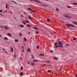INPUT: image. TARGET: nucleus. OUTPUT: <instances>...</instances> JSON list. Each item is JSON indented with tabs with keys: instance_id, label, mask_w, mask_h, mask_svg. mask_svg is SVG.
Returning a JSON list of instances; mask_svg holds the SVG:
<instances>
[{
	"instance_id": "nucleus-42",
	"label": "nucleus",
	"mask_w": 77,
	"mask_h": 77,
	"mask_svg": "<svg viewBox=\"0 0 77 77\" xmlns=\"http://www.w3.org/2000/svg\"><path fill=\"white\" fill-rule=\"evenodd\" d=\"M28 63V64H30V62H29V61H28V63Z\"/></svg>"
},
{
	"instance_id": "nucleus-22",
	"label": "nucleus",
	"mask_w": 77,
	"mask_h": 77,
	"mask_svg": "<svg viewBox=\"0 0 77 77\" xmlns=\"http://www.w3.org/2000/svg\"><path fill=\"white\" fill-rule=\"evenodd\" d=\"M15 41L16 42H18V39H15Z\"/></svg>"
},
{
	"instance_id": "nucleus-37",
	"label": "nucleus",
	"mask_w": 77,
	"mask_h": 77,
	"mask_svg": "<svg viewBox=\"0 0 77 77\" xmlns=\"http://www.w3.org/2000/svg\"><path fill=\"white\" fill-rule=\"evenodd\" d=\"M47 21H50V19L49 18H48L47 19Z\"/></svg>"
},
{
	"instance_id": "nucleus-1",
	"label": "nucleus",
	"mask_w": 77,
	"mask_h": 77,
	"mask_svg": "<svg viewBox=\"0 0 77 77\" xmlns=\"http://www.w3.org/2000/svg\"><path fill=\"white\" fill-rule=\"evenodd\" d=\"M66 26L68 27H70V26H71V27H75V26L73 25H72L71 24H66Z\"/></svg>"
},
{
	"instance_id": "nucleus-55",
	"label": "nucleus",
	"mask_w": 77,
	"mask_h": 77,
	"mask_svg": "<svg viewBox=\"0 0 77 77\" xmlns=\"http://www.w3.org/2000/svg\"><path fill=\"white\" fill-rule=\"evenodd\" d=\"M4 12H5L6 13V12H7V11H4Z\"/></svg>"
},
{
	"instance_id": "nucleus-43",
	"label": "nucleus",
	"mask_w": 77,
	"mask_h": 77,
	"mask_svg": "<svg viewBox=\"0 0 77 77\" xmlns=\"http://www.w3.org/2000/svg\"><path fill=\"white\" fill-rule=\"evenodd\" d=\"M20 69H21V70H23V67H21Z\"/></svg>"
},
{
	"instance_id": "nucleus-21",
	"label": "nucleus",
	"mask_w": 77,
	"mask_h": 77,
	"mask_svg": "<svg viewBox=\"0 0 77 77\" xmlns=\"http://www.w3.org/2000/svg\"><path fill=\"white\" fill-rule=\"evenodd\" d=\"M23 75V73L21 72L20 74V75L21 76V75Z\"/></svg>"
},
{
	"instance_id": "nucleus-5",
	"label": "nucleus",
	"mask_w": 77,
	"mask_h": 77,
	"mask_svg": "<svg viewBox=\"0 0 77 77\" xmlns=\"http://www.w3.org/2000/svg\"><path fill=\"white\" fill-rule=\"evenodd\" d=\"M72 23L73 24H75V25H77V22H75V21H72Z\"/></svg>"
},
{
	"instance_id": "nucleus-24",
	"label": "nucleus",
	"mask_w": 77,
	"mask_h": 77,
	"mask_svg": "<svg viewBox=\"0 0 77 77\" xmlns=\"http://www.w3.org/2000/svg\"><path fill=\"white\" fill-rule=\"evenodd\" d=\"M4 39L5 40H7L8 39V38H7L6 37H4Z\"/></svg>"
},
{
	"instance_id": "nucleus-29",
	"label": "nucleus",
	"mask_w": 77,
	"mask_h": 77,
	"mask_svg": "<svg viewBox=\"0 0 77 77\" xmlns=\"http://www.w3.org/2000/svg\"><path fill=\"white\" fill-rule=\"evenodd\" d=\"M57 44H58V43H57V42H55L54 44V45H57Z\"/></svg>"
},
{
	"instance_id": "nucleus-45",
	"label": "nucleus",
	"mask_w": 77,
	"mask_h": 77,
	"mask_svg": "<svg viewBox=\"0 0 77 77\" xmlns=\"http://www.w3.org/2000/svg\"><path fill=\"white\" fill-rule=\"evenodd\" d=\"M46 65H43L42 66H46Z\"/></svg>"
},
{
	"instance_id": "nucleus-7",
	"label": "nucleus",
	"mask_w": 77,
	"mask_h": 77,
	"mask_svg": "<svg viewBox=\"0 0 77 77\" xmlns=\"http://www.w3.org/2000/svg\"><path fill=\"white\" fill-rule=\"evenodd\" d=\"M11 49L10 50L11 51V52H13L14 51V49L12 47H11Z\"/></svg>"
},
{
	"instance_id": "nucleus-19",
	"label": "nucleus",
	"mask_w": 77,
	"mask_h": 77,
	"mask_svg": "<svg viewBox=\"0 0 77 77\" xmlns=\"http://www.w3.org/2000/svg\"><path fill=\"white\" fill-rule=\"evenodd\" d=\"M42 5L43 6H44L45 7H47V5L42 4Z\"/></svg>"
},
{
	"instance_id": "nucleus-11",
	"label": "nucleus",
	"mask_w": 77,
	"mask_h": 77,
	"mask_svg": "<svg viewBox=\"0 0 77 77\" xmlns=\"http://www.w3.org/2000/svg\"><path fill=\"white\" fill-rule=\"evenodd\" d=\"M27 51H28V52H30L31 50L29 48L27 49Z\"/></svg>"
},
{
	"instance_id": "nucleus-38",
	"label": "nucleus",
	"mask_w": 77,
	"mask_h": 77,
	"mask_svg": "<svg viewBox=\"0 0 77 77\" xmlns=\"http://www.w3.org/2000/svg\"><path fill=\"white\" fill-rule=\"evenodd\" d=\"M11 2H13L14 3H16V2H15V1H13V0H12V1H11Z\"/></svg>"
},
{
	"instance_id": "nucleus-23",
	"label": "nucleus",
	"mask_w": 77,
	"mask_h": 77,
	"mask_svg": "<svg viewBox=\"0 0 77 77\" xmlns=\"http://www.w3.org/2000/svg\"><path fill=\"white\" fill-rule=\"evenodd\" d=\"M28 11H32V9L30 8H28Z\"/></svg>"
},
{
	"instance_id": "nucleus-60",
	"label": "nucleus",
	"mask_w": 77,
	"mask_h": 77,
	"mask_svg": "<svg viewBox=\"0 0 77 77\" xmlns=\"http://www.w3.org/2000/svg\"><path fill=\"white\" fill-rule=\"evenodd\" d=\"M75 77H77V75H75Z\"/></svg>"
},
{
	"instance_id": "nucleus-49",
	"label": "nucleus",
	"mask_w": 77,
	"mask_h": 77,
	"mask_svg": "<svg viewBox=\"0 0 77 77\" xmlns=\"http://www.w3.org/2000/svg\"><path fill=\"white\" fill-rule=\"evenodd\" d=\"M14 57H15V58L16 57V55H14Z\"/></svg>"
},
{
	"instance_id": "nucleus-56",
	"label": "nucleus",
	"mask_w": 77,
	"mask_h": 77,
	"mask_svg": "<svg viewBox=\"0 0 77 77\" xmlns=\"http://www.w3.org/2000/svg\"><path fill=\"white\" fill-rule=\"evenodd\" d=\"M24 14H27V13H26V12H24Z\"/></svg>"
},
{
	"instance_id": "nucleus-28",
	"label": "nucleus",
	"mask_w": 77,
	"mask_h": 77,
	"mask_svg": "<svg viewBox=\"0 0 77 77\" xmlns=\"http://www.w3.org/2000/svg\"><path fill=\"white\" fill-rule=\"evenodd\" d=\"M26 26H27V27H31V26H30V25H29L27 24Z\"/></svg>"
},
{
	"instance_id": "nucleus-51",
	"label": "nucleus",
	"mask_w": 77,
	"mask_h": 77,
	"mask_svg": "<svg viewBox=\"0 0 77 77\" xmlns=\"http://www.w3.org/2000/svg\"><path fill=\"white\" fill-rule=\"evenodd\" d=\"M20 59L21 60H23V59H22V58H21V57H20Z\"/></svg>"
},
{
	"instance_id": "nucleus-20",
	"label": "nucleus",
	"mask_w": 77,
	"mask_h": 77,
	"mask_svg": "<svg viewBox=\"0 0 77 77\" xmlns=\"http://www.w3.org/2000/svg\"><path fill=\"white\" fill-rule=\"evenodd\" d=\"M33 28H34V29H36V30H38V28H37V27H33Z\"/></svg>"
},
{
	"instance_id": "nucleus-8",
	"label": "nucleus",
	"mask_w": 77,
	"mask_h": 77,
	"mask_svg": "<svg viewBox=\"0 0 77 77\" xmlns=\"http://www.w3.org/2000/svg\"><path fill=\"white\" fill-rule=\"evenodd\" d=\"M7 35L9 36H12V34H11L9 33H8Z\"/></svg>"
},
{
	"instance_id": "nucleus-63",
	"label": "nucleus",
	"mask_w": 77,
	"mask_h": 77,
	"mask_svg": "<svg viewBox=\"0 0 77 77\" xmlns=\"http://www.w3.org/2000/svg\"><path fill=\"white\" fill-rule=\"evenodd\" d=\"M11 8H14V7H13V6H11Z\"/></svg>"
},
{
	"instance_id": "nucleus-59",
	"label": "nucleus",
	"mask_w": 77,
	"mask_h": 77,
	"mask_svg": "<svg viewBox=\"0 0 77 77\" xmlns=\"http://www.w3.org/2000/svg\"><path fill=\"white\" fill-rule=\"evenodd\" d=\"M62 69H61L60 70V71H62Z\"/></svg>"
},
{
	"instance_id": "nucleus-34",
	"label": "nucleus",
	"mask_w": 77,
	"mask_h": 77,
	"mask_svg": "<svg viewBox=\"0 0 77 77\" xmlns=\"http://www.w3.org/2000/svg\"><path fill=\"white\" fill-rule=\"evenodd\" d=\"M56 11L57 12H59V9H58L57 8H56Z\"/></svg>"
},
{
	"instance_id": "nucleus-35",
	"label": "nucleus",
	"mask_w": 77,
	"mask_h": 77,
	"mask_svg": "<svg viewBox=\"0 0 77 77\" xmlns=\"http://www.w3.org/2000/svg\"><path fill=\"white\" fill-rule=\"evenodd\" d=\"M21 35H22V34H21V33H19V36H21Z\"/></svg>"
},
{
	"instance_id": "nucleus-62",
	"label": "nucleus",
	"mask_w": 77,
	"mask_h": 77,
	"mask_svg": "<svg viewBox=\"0 0 77 77\" xmlns=\"http://www.w3.org/2000/svg\"><path fill=\"white\" fill-rule=\"evenodd\" d=\"M29 33H30V32H28V34H29Z\"/></svg>"
},
{
	"instance_id": "nucleus-25",
	"label": "nucleus",
	"mask_w": 77,
	"mask_h": 77,
	"mask_svg": "<svg viewBox=\"0 0 77 77\" xmlns=\"http://www.w3.org/2000/svg\"><path fill=\"white\" fill-rule=\"evenodd\" d=\"M72 5H77V3H76L74 2L72 4Z\"/></svg>"
},
{
	"instance_id": "nucleus-40",
	"label": "nucleus",
	"mask_w": 77,
	"mask_h": 77,
	"mask_svg": "<svg viewBox=\"0 0 77 77\" xmlns=\"http://www.w3.org/2000/svg\"><path fill=\"white\" fill-rule=\"evenodd\" d=\"M39 46H37V49H38L39 48Z\"/></svg>"
},
{
	"instance_id": "nucleus-18",
	"label": "nucleus",
	"mask_w": 77,
	"mask_h": 77,
	"mask_svg": "<svg viewBox=\"0 0 77 77\" xmlns=\"http://www.w3.org/2000/svg\"><path fill=\"white\" fill-rule=\"evenodd\" d=\"M67 8H72V7H71L69 5L67 6Z\"/></svg>"
},
{
	"instance_id": "nucleus-54",
	"label": "nucleus",
	"mask_w": 77,
	"mask_h": 77,
	"mask_svg": "<svg viewBox=\"0 0 77 77\" xmlns=\"http://www.w3.org/2000/svg\"><path fill=\"white\" fill-rule=\"evenodd\" d=\"M0 27H2V28L3 27L2 26H0Z\"/></svg>"
},
{
	"instance_id": "nucleus-27",
	"label": "nucleus",
	"mask_w": 77,
	"mask_h": 77,
	"mask_svg": "<svg viewBox=\"0 0 77 77\" xmlns=\"http://www.w3.org/2000/svg\"><path fill=\"white\" fill-rule=\"evenodd\" d=\"M34 64H35V63H34V62H32V63H31V65L33 66V65H34Z\"/></svg>"
},
{
	"instance_id": "nucleus-33",
	"label": "nucleus",
	"mask_w": 77,
	"mask_h": 77,
	"mask_svg": "<svg viewBox=\"0 0 77 77\" xmlns=\"http://www.w3.org/2000/svg\"><path fill=\"white\" fill-rule=\"evenodd\" d=\"M50 53H53V51L51 50L50 51Z\"/></svg>"
},
{
	"instance_id": "nucleus-52",
	"label": "nucleus",
	"mask_w": 77,
	"mask_h": 77,
	"mask_svg": "<svg viewBox=\"0 0 77 77\" xmlns=\"http://www.w3.org/2000/svg\"><path fill=\"white\" fill-rule=\"evenodd\" d=\"M0 15H2V16L3 15V14H0Z\"/></svg>"
},
{
	"instance_id": "nucleus-12",
	"label": "nucleus",
	"mask_w": 77,
	"mask_h": 77,
	"mask_svg": "<svg viewBox=\"0 0 77 77\" xmlns=\"http://www.w3.org/2000/svg\"><path fill=\"white\" fill-rule=\"evenodd\" d=\"M23 24H24V25H26V23L25 21H23Z\"/></svg>"
},
{
	"instance_id": "nucleus-3",
	"label": "nucleus",
	"mask_w": 77,
	"mask_h": 77,
	"mask_svg": "<svg viewBox=\"0 0 77 77\" xmlns=\"http://www.w3.org/2000/svg\"><path fill=\"white\" fill-rule=\"evenodd\" d=\"M65 17H66V18H71V17L70 16H69L68 15H66L64 16Z\"/></svg>"
},
{
	"instance_id": "nucleus-57",
	"label": "nucleus",
	"mask_w": 77,
	"mask_h": 77,
	"mask_svg": "<svg viewBox=\"0 0 77 77\" xmlns=\"http://www.w3.org/2000/svg\"><path fill=\"white\" fill-rule=\"evenodd\" d=\"M5 53H7V51H5Z\"/></svg>"
},
{
	"instance_id": "nucleus-53",
	"label": "nucleus",
	"mask_w": 77,
	"mask_h": 77,
	"mask_svg": "<svg viewBox=\"0 0 77 77\" xmlns=\"http://www.w3.org/2000/svg\"><path fill=\"white\" fill-rule=\"evenodd\" d=\"M10 13H11V14H12V11H10Z\"/></svg>"
},
{
	"instance_id": "nucleus-2",
	"label": "nucleus",
	"mask_w": 77,
	"mask_h": 77,
	"mask_svg": "<svg viewBox=\"0 0 77 77\" xmlns=\"http://www.w3.org/2000/svg\"><path fill=\"white\" fill-rule=\"evenodd\" d=\"M30 1H32L33 0L35 2H37V3H40V2L38 0H29Z\"/></svg>"
},
{
	"instance_id": "nucleus-32",
	"label": "nucleus",
	"mask_w": 77,
	"mask_h": 77,
	"mask_svg": "<svg viewBox=\"0 0 77 77\" xmlns=\"http://www.w3.org/2000/svg\"><path fill=\"white\" fill-rule=\"evenodd\" d=\"M33 62H38V60H33Z\"/></svg>"
},
{
	"instance_id": "nucleus-4",
	"label": "nucleus",
	"mask_w": 77,
	"mask_h": 77,
	"mask_svg": "<svg viewBox=\"0 0 77 77\" xmlns=\"http://www.w3.org/2000/svg\"><path fill=\"white\" fill-rule=\"evenodd\" d=\"M58 45H62V43L58 41Z\"/></svg>"
},
{
	"instance_id": "nucleus-50",
	"label": "nucleus",
	"mask_w": 77,
	"mask_h": 77,
	"mask_svg": "<svg viewBox=\"0 0 77 77\" xmlns=\"http://www.w3.org/2000/svg\"><path fill=\"white\" fill-rule=\"evenodd\" d=\"M53 33H54V34H56V32H53Z\"/></svg>"
},
{
	"instance_id": "nucleus-9",
	"label": "nucleus",
	"mask_w": 77,
	"mask_h": 77,
	"mask_svg": "<svg viewBox=\"0 0 77 77\" xmlns=\"http://www.w3.org/2000/svg\"><path fill=\"white\" fill-rule=\"evenodd\" d=\"M54 59H55V60H58V58H57L56 57H54Z\"/></svg>"
},
{
	"instance_id": "nucleus-10",
	"label": "nucleus",
	"mask_w": 77,
	"mask_h": 77,
	"mask_svg": "<svg viewBox=\"0 0 77 77\" xmlns=\"http://www.w3.org/2000/svg\"><path fill=\"white\" fill-rule=\"evenodd\" d=\"M28 17L29 18V19H30V20H32L33 19L30 16H28Z\"/></svg>"
},
{
	"instance_id": "nucleus-14",
	"label": "nucleus",
	"mask_w": 77,
	"mask_h": 77,
	"mask_svg": "<svg viewBox=\"0 0 77 77\" xmlns=\"http://www.w3.org/2000/svg\"><path fill=\"white\" fill-rule=\"evenodd\" d=\"M4 27L5 29H8V27L7 26H4Z\"/></svg>"
},
{
	"instance_id": "nucleus-39",
	"label": "nucleus",
	"mask_w": 77,
	"mask_h": 77,
	"mask_svg": "<svg viewBox=\"0 0 77 77\" xmlns=\"http://www.w3.org/2000/svg\"><path fill=\"white\" fill-rule=\"evenodd\" d=\"M77 38H73V40H74V41H75V40H76Z\"/></svg>"
},
{
	"instance_id": "nucleus-44",
	"label": "nucleus",
	"mask_w": 77,
	"mask_h": 77,
	"mask_svg": "<svg viewBox=\"0 0 77 77\" xmlns=\"http://www.w3.org/2000/svg\"><path fill=\"white\" fill-rule=\"evenodd\" d=\"M50 61H47V63H50Z\"/></svg>"
},
{
	"instance_id": "nucleus-46",
	"label": "nucleus",
	"mask_w": 77,
	"mask_h": 77,
	"mask_svg": "<svg viewBox=\"0 0 77 77\" xmlns=\"http://www.w3.org/2000/svg\"><path fill=\"white\" fill-rule=\"evenodd\" d=\"M22 48H23V49H24V47H23V46H22Z\"/></svg>"
},
{
	"instance_id": "nucleus-36",
	"label": "nucleus",
	"mask_w": 77,
	"mask_h": 77,
	"mask_svg": "<svg viewBox=\"0 0 77 77\" xmlns=\"http://www.w3.org/2000/svg\"><path fill=\"white\" fill-rule=\"evenodd\" d=\"M3 12V10L2 9L1 10H0V13H2Z\"/></svg>"
},
{
	"instance_id": "nucleus-6",
	"label": "nucleus",
	"mask_w": 77,
	"mask_h": 77,
	"mask_svg": "<svg viewBox=\"0 0 77 77\" xmlns=\"http://www.w3.org/2000/svg\"><path fill=\"white\" fill-rule=\"evenodd\" d=\"M55 47H56V48H57L58 47H63V46L62 45H57L56 46H55Z\"/></svg>"
},
{
	"instance_id": "nucleus-31",
	"label": "nucleus",
	"mask_w": 77,
	"mask_h": 77,
	"mask_svg": "<svg viewBox=\"0 0 77 77\" xmlns=\"http://www.w3.org/2000/svg\"><path fill=\"white\" fill-rule=\"evenodd\" d=\"M6 9H8V4H6Z\"/></svg>"
},
{
	"instance_id": "nucleus-15",
	"label": "nucleus",
	"mask_w": 77,
	"mask_h": 77,
	"mask_svg": "<svg viewBox=\"0 0 77 77\" xmlns=\"http://www.w3.org/2000/svg\"><path fill=\"white\" fill-rule=\"evenodd\" d=\"M23 39L24 41H27V39H26V38L24 37L23 38Z\"/></svg>"
},
{
	"instance_id": "nucleus-41",
	"label": "nucleus",
	"mask_w": 77,
	"mask_h": 77,
	"mask_svg": "<svg viewBox=\"0 0 77 77\" xmlns=\"http://www.w3.org/2000/svg\"><path fill=\"white\" fill-rule=\"evenodd\" d=\"M51 70L48 71V72H51Z\"/></svg>"
},
{
	"instance_id": "nucleus-16",
	"label": "nucleus",
	"mask_w": 77,
	"mask_h": 77,
	"mask_svg": "<svg viewBox=\"0 0 77 77\" xmlns=\"http://www.w3.org/2000/svg\"><path fill=\"white\" fill-rule=\"evenodd\" d=\"M25 22H26V23H29V21H28V20H25Z\"/></svg>"
},
{
	"instance_id": "nucleus-48",
	"label": "nucleus",
	"mask_w": 77,
	"mask_h": 77,
	"mask_svg": "<svg viewBox=\"0 0 77 77\" xmlns=\"http://www.w3.org/2000/svg\"><path fill=\"white\" fill-rule=\"evenodd\" d=\"M22 52H24V50H22Z\"/></svg>"
},
{
	"instance_id": "nucleus-17",
	"label": "nucleus",
	"mask_w": 77,
	"mask_h": 77,
	"mask_svg": "<svg viewBox=\"0 0 77 77\" xmlns=\"http://www.w3.org/2000/svg\"><path fill=\"white\" fill-rule=\"evenodd\" d=\"M31 12H36V11L34 10H32Z\"/></svg>"
},
{
	"instance_id": "nucleus-64",
	"label": "nucleus",
	"mask_w": 77,
	"mask_h": 77,
	"mask_svg": "<svg viewBox=\"0 0 77 77\" xmlns=\"http://www.w3.org/2000/svg\"><path fill=\"white\" fill-rule=\"evenodd\" d=\"M0 37H2V35H0Z\"/></svg>"
},
{
	"instance_id": "nucleus-13",
	"label": "nucleus",
	"mask_w": 77,
	"mask_h": 77,
	"mask_svg": "<svg viewBox=\"0 0 77 77\" xmlns=\"http://www.w3.org/2000/svg\"><path fill=\"white\" fill-rule=\"evenodd\" d=\"M39 56H43L44 55V54H39Z\"/></svg>"
},
{
	"instance_id": "nucleus-30",
	"label": "nucleus",
	"mask_w": 77,
	"mask_h": 77,
	"mask_svg": "<svg viewBox=\"0 0 77 77\" xmlns=\"http://www.w3.org/2000/svg\"><path fill=\"white\" fill-rule=\"evenodd\" d=\"M35 33H36V34H38V33H39V32L38 31H36L35 32Z\"/></svg>"
},
{
	"instance_id": "nucleus-26",
	"label": "nucleus",
	"mask_w": 77,
	"mask_h": 77,
	"mask_svg": "<svg viewBox=\"0 0 77 77\" xmlns=\"http://www.w3.org/2000/svg\"><path fill=\"white\" fill-rule=\"evenodd\" d=\"M20 26L21 27H24V26L23 25H20Z\"/></svg>"
},
{
	"instance_id": "nucleus-61",
	"label": "nucleus",
	"mask_w": 77,
	"mask_h": 77,
	"mask_svg": "<svg viewBox=\"0 0 77 77\" xmlns=\"http://www.w3.org/2000/svg\"><path fill=\"white\" fill-rule=\"evenodd\" d=\"M67 45V46H69V45Z\"/></svg>"
},
{
	"instance_id": "nucleus-47",
	"label": "nucleus",
	"mask_w": 77,
	"mask_h": 77,
	"mask_svg": "<svg viewBox=\"0 0 77 77\" xmlns=\"http://www.w3.org/2000/svg\"><path fill=\"white\" fill-rule=\"evenodd\" d=\"M21 17H24V16H23V15H21Z\"/></svg>"
},
{
	"instance_id": "nucleus-58",
	"label": "nucleus",
	"mask_w": 77,
	"mask_h": 77,
	"mask_svg": "<svg viewBox=\"0 0 77 77\" xmlns=\"http://www.w3.org/2000/svg\"><path fill=\"white\" fill-rule=\"evenodd\" d=\"M3 50H4V51H5V49L4 48H3Z\"/></svg>"
}]
</instances>
